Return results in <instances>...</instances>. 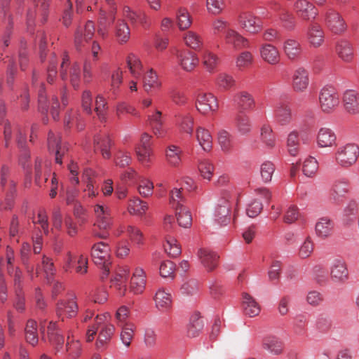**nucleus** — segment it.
Segmentation results:
<instances>
[{"label": "nucleus", "mask_w": 359, "mask_h": 359, "mask_svg": "<svg viewBox=\"0 0 359 359\" xmlns=\"http://www.w3.org/2000/svg\"><path fill=\"white\" fill-rule=\"evenodd\" d=\"M306 38L311 47L317 48L322 46L325 39L323 28L317 22L310 23L306 28Z\"/></svg>", "instance_id": "obj_13"}, {"label": "nucleus", "mask_w": 359, "mask_h": 359, "mask_svg": "<svg viewBox=\"0 0 359 359\" xmlns=\"http://www.w3.org/2000/svg\"><path fill=\"white\" fill-rule=\"evenodd\" d=\"M25 338L27 341L32 346L37 344L39 341V336L37 332V323L30 319L27 320L25 329Z\"/></svg>", "instance_id": "obj_47"}, {"label": "nucleus", "mask_w": 359, "mask_h": 359, "mask_svg": "<svg viewBox=\"0 0 359 359\" xmlns=\"http://www.w3.org/2000/svg\"><path fill=\"white\" fill-rule=\"evenodd\" d=\"M198 256L208 271H212L216 267L219 258L216 253L208 249H200L198 252Z\"/></svg>", "instance_id": "obj_35"}, {"label": "nucleus", "mask_w": 359, "mask_h": 359, "mask_svg": "<svg viewBox=\"0 0 359 359\" xmlns=\"http://www.w3.org/2000/svg\"><path fill=\"white\" fill-rule=\"evenodd\" d=\"M231 198V191L223 190L221 197L214 211V221L219 226H226L230 222V199Z\"/></svg>", "instance_id": "obj_5"}, {"label": "nucleus", "mask_w": 359, "mask_h": 359, "mask_svg": "<svg viewBox=\"0 0 359 359\" xmlns=\"http://www.w3.org/2000/svg\"><path fill=\"white\" fill-rule=\"evenodd\" d=\"M261 139L269 149H273L276 145V135L269 126L264 125L262 127Z\"/></svg>", "instance_id": "obj_58"}, {"label": "nucleus", "mask_w": 359, "mask_h": 359, "mask_svg": "<svg viewBox=\"0 0 359 359\" xmlns=\"http://www.w3.org/2000/svg\"><path fill=\"white\" fill-rule=\"evenodd\" d=\"M239 27L252 34H256L262 29V20L250 11L241 12L238 17Z\"/></svg>", "instance_id": "obj_10"}, {"label": "nucleus", "mask_w": 359, "mask_h": 359, "mask_svg": "<svg viewBox=\"0 0 359 359\" xmlns=\"http://www.w3.org/2000/svg\"><path fill=\"white\" fill-rule=\"evenodd\" d=\"M121 326L122 327L120 334L121 340L126 347H129L134 337L135 327L132 323L125 324Z\"/></svg>", "instance_id": "obj_63"}, {"label": "nucleus", "mask_w": 359, "mask_h": 359, "mask_svg": "<svg viewBox=\"0 0 359 359\" xmlns=\"http://www.w3.org/2000/svg\"><path fill=\"white\" fill-rule=\"evenodd\" d=\"M318 163L315 158L309 156L304 160L303 163L302 171L306 176H314L318 171Z\"/></svg>", "instance_id": "obj_64"}, {"label": "nucleus", "mask_w": 359, "mask_h": 359, "mask_svg": "<svg viewBox=\"0 0 359 359\" xmlns=\"http://www.w3.org/2000/svg\"><path fill=\"white\" fill-rule=\"evenodd\" d=\"M219 62L218 57L209 50H205L202 55V64L209 73H214Z\"/></svg>", "instance_id": "obj_49"}, {"label": "nucleus", "mask_w": 359, "mask_h": 359, "mask_svg": "<svg viewBox=\"0 0 359 359\" xmlns=\"http://www.w3.org/2000/svg\"><path fill=\"white\" fill-rule=\"evenodd\" d=\"M261 58L271 65H276L280 62V55L278 49L271 43H264L259 48Z\"/></svg>", "instance_id": "obj_25"}, {"label": "nucleus", "mask_w": 359, "mask_h": 359, "mask_svg": "<svg viewBox=\"0 0 359 359\" xmlns=\"http://www.w3.org/2000/svg\"><path fill=\"white\" fill-rule=\"evenodd\" d=\"M115 36L119 43H126L130 39V31L124 20H118L115 28Z\"/></svg>", "instance_id": "obj_48"}, {"label": "nucleus", "mask_w": 359, "mask_h": 359, "mask_svg": "<svg viewBox=\"0 0 359 359\" xmlns=\"http://www.w3.org/2000/svg\"><path fill=\"white\" fill-rule=\"evenodd\" d=\"M48 0H34V3L36 6V11L32 12L29 11L27 13V21L28 24L30 25L33 19L35 18L36 14H40L43 21H46V17L47 15V10L48 8Z\"/></svg>", "instance_id": "obj_50"}, {"label": "nucleus", "mask_w": 359, "mask_h": 359, "mask_svg": "<svg viewBox=\"0 0 359 359\" xmlns=\"http://www.w3.org/2000/svg\"><path fill=\"white\" fill-rule=\"evenodd\" d=\"M105 1L111 6V10L109 14L104 11L100 12L97 32L102 37L106 36L108 27L114 22L116 13L115 0H105Z\"/></svg>", "instance_id": "obj_17"}, {"label": "nucleus", "mask_w": 359, "mask_h": 359, "mask_svg": "<svg viewBox=\"0 0 359 359\" xmlns=\"http://www.w3.org/2000/svg\"><path fill=\"white\" fill-rule=\"evenodd\" d=\"M345 109L351 114L359 113V98L358 93L354 90H346L342 97Z\"/></svg>", "instance_id": "obj_28"}, {"label": "nucleus", "mask_w": 359, "mask_h": 359, "mask_svg": "<svg viewBox=\"0 0 359 359\" xmlns=\"http://www.w3.org/2000/svg\"><path fill=\"white\" fill-rule=\"evenodd\" d=\"M48 147L50 151L55 152V162L61 165L62 163V158L67 149L65 145L62 144L60 137L53 132H50L48 137Z\"/></svg>", "instance_id": "obj_24"}, {"label": "nucleus", "mask_w": 359, "mask_h": 359, "mask_svg": "<svg viewBox=\"0 0 359 359\" xmlns=\"http://www.w3.org/2000/svg\"><path fill=\"white\" fill-rule=\"evenodd\" d=\"M348 272L345 262L335 259L330 267V276L334 281H344L348 278Z\"/></svg>", "instance_id": "obj_32"}, {"label": "nucleus", "mask_w": 359, "mask_h": 359, "mask_svg": "<svg viewBox=\"0 0 359 359\" xmlns=\"http://www.w3.org/2000/svg\"><path fill=\"white\" fill-rule=\"evenodd\" d=\"M233 102L240 113L252 110L256 104L252 95L245 90L236 93L233 97Z\"/></svg>", "instance_id": "obj_19"}, {"label": "nucleus", "mask_w": 359, "mask_h": 359, "mask_svg": "<svg viewBox=\"0 0 359 359\" xmlns=\"http://www.w3.org/2000/svg\"><path fill=\"white\" fill-rule=\"evenodd\" d=\"M110 314L107 312L97 314L94 319V324L91 327V337L94 335L98 330H102L108 325H113L109 323Z\"/></svg>", "instance_id": "obj_54"}, {"label": "nucleus", "mask_w": 359, "mask_h": 359, "mask_svg": "<svg viewBox=\"0 0 359 359\" xmlns=\"http://www.w3.org/2000/svg\"><path fill=\"white\" fill-rule=\"evenodd\" d=\"M286 146L287 151L291 156H297L299 151L300 140L299 133L297 130H293L288 134Z\"/></svg>", "instance_id": "obj_44"}, {"label": "nucleus", "mask_w": 359, "mask_h": 359, "mask_svg": "<svg viewBox=\"0 0 359 359\" xmlns=\"http://www.w3.org/2000/svg\"><path fill=\"white\" fill-rule=\"evenodd\" d=\"M334 53L345 64L353 62L355 53L353 43L346 39H339L334 44Z\"/></svg>", "instance_id": "obj_11"}, {"label": "nucleus", "mask_w": 359, "mask_h": 359, "mask_svg": "<svg viewBox=\"0 0 359 359\" xmlns=\"http://www.w3.org/2000/svg\"><path fill=\"white\" fill-rule=\"evenodd\" d=\"M47 332L50 343H51L53 346H55L57 349H59V347H61L64 343V337L60 335L56 330L55 323H49Z\"/></svg>", "instance_id": "obj_53"}, {"label": "nucleus", "mask_w": 359, "mask_h": 359, "mask_svg": "<svg viewBox=\"0 0 359 359\" xmlns=\"http://www.w3.org/2000/svg\"><path fill=\"white\" fill-rule=\"evenodd\" d=\"M8 168L2 165L1 169V184L0 189L5 194L6 204L5 208H11L15 194V184L13 180L8 178Z\"/></svg>", "instance_id": "obj_12"}, {"label": "nucleus", "mask_w": 359, "mask_h": 359, "mask_svg": "<svg viewBox=\"0 0 359 359\" xmlns=\"http://www.w3.org/2000/svg\"><path fill=\"white\" fill-rule=\"evenodd\" d=\"M77 311V304L73 299L60 300L56 305L57 316L62 321L64 320V316L67 318H72L76 316Z\"/></svg>", "instance_id": "obj_26"}, {"label": "nucleus", "mask_w": 359, "mask_h": 359, "mask_svg": "<svg viewBox=\"0 0 359 359\" xmlns=\"http://www.w3.org/2000/svg\"><path fill=\"white\" fill-rule=\"evenodd\" d=\"M123 15L133 26L141 25L144 28H149L151 25L149 17L142 10L134 11L128 6H125Z\"/></svg>", "instance_id": "obj_15"}, {"label": "nucleus", "mask_w": 359, "mask_h": 359, "mask_svg": "<svg viewBox=\"0 0 359 359\" xmlns=\"http://www.w3.org/2000/svg\"><path fill=\"white\" fill-rule=\"evenodd\" d=\"M152 136L147 133L142 135L140 144L136 147L135 151L138 161L145 166L149 165L154 156L151 148Z\"/></svg>", "instance_id": "obj_9"}, {"label": "nucleus", "mask_w": 359, "mask_h": 359, "mask_svg": "<svg viewBox=\"0 0 359 359\" xmlns=\"http://www.w3.org/2000/svg\"><path fill=\"white\" fill-rule=\"evenodd\" d=\"M177 125L182 132L190 135H192L194 130V118L190 114H187L179 116Z\"/></svg>", "instance_id": "obj_60"}, {"label": "nucleus", "mask_w": 359, "mask_h": 359, "mask_svg": "<svg viewBox=\"0 0 359 359\" xmlns=\"http://www.w3.org/2000/svg\"><path fill=\"white\" fill-rule=\"evenodd\" d=\"M196 106L200 113L208 114L217 110L218 102L217 98L212 93H200L196 98Z\"/></svg>", "instance_id": "obj_14"}, {"label": "nucleus", "mask_w": 359, "mask_h": 359, "mask_svg": "<svg viewBox=\"0 0 359 359\" xmlns=\"http://www.w3.org/2000/svg\"><path fill=\"white\" fill-rule=\"evenodd\" d=\"M126 62L131 75L137 79L142 78L144 71L143 65L139 57L137 55L130 53L127 57Z\"/></svg>", "instance_id": "obj_39"}, {"label": "nucleus", "mask_w": 359, "mask_h": 359, "mask_svg": "<svg viewBox=\"0 0 359 359\" xmlns=\"http://www.w3.org/2000/svg\"><path fill=\"white\" fill-rule=\"evenodd\" d=\"M66 350L71 359L77 358L81 353V343L70 335L67 336Z\"/></svg>", "instance_id": "obj_55"}, {"label": "nucleus", "mask_w": 359, "mask_h": 359, "mask_svg": "<svg viewBox=\"0 0 359 359\" xmlns=\"http://www.w3.org/2000/svg\"><path fill=\"white\" fill-rule=\"evenodd\" d=\"M126 233L130 241L137 248H141L144 245V235L138 226L128 224L126 226Z\"/></svg>", "instance_id": "obj_37"}, {"label": "nucleus", "mask_w": 359, "mask_h": 359, "mask_svg": "<svg viewBox=\"0 0 359 359\" xmlns=\"http://www.w3.org/2000/svg\"><path fill=\"white\" fill-rule=\"evenodd\" d=\"M224 40L227 46L234 50H241L250 47L248 39L233 29H228L226 31Z\"/></svg>", "instance_id": "obj_20"}, {"label": "nucleus", "mask_w": 359, "mask_h": 359, "mask_svg": "<svg viewBox=\"0 0 359 359\" xmlns=\"http://www.w3.org/2000/svg\"><path fill=\"white\" fill-rule=\"evenodd\" d=\"M282 50L285 57L290 61L299 60L303 51L301 43L294 38L286 39L283 43Z\"/></svg>", "instance_id": "obj_21"}, {"label": "nucleus", "mask_w": 359, "mask_h": 359, "mask_svg": "<svg viewBox=\"0 0 359 359\" xmlns=\"http://www.w3.org/2000/svg\"><path fill=\"white\" fill-rule=\"evenodd\" d=\"M292 9L296 15L304 22L313 20L318 15L316 7L309 0H295Z\"/></svg>", "instance_id": "obj_8"}, {"label": "nucleus", "mask_w": 359, "mask_h": 359, "mask_svg": "<svg viewBox=\"0 0 359 359\" xmlns=\"http://www.w3.org/2000/svg\"><path fill=\"white\" fill-rule=\"evenodd\" d=\"M350 191L349 181L346 178L339 179L334 181L330 191V197L336 203L343 201L346 194Z\"/></svg>", "instance_id": "obj_23"}, {"label": "nucleus", "mask_w": 359, "mask_h": 359, "mask_svg": "<svg viewBox=\"0 0 359 359\" xmlns=\"http://www.w3.org/2000/svg\"><path fill=\"white\" fill-rule=\"evenodd\" d=\"M263 347L276 355L280 354L283 350L281 341L276 337L271 336L267 337L264 339Z\"/></svg>", "instance_id": "obj_57"}, {"label": "nucleus", "mask_w": 359, "mask_h": 359, "mask_svg": "<svg viewBox=\"0 0 359 359\" xmlns=\"http://www.w3.org/2000/svg\"><path fill=\"white\" fill-rule=\"evenodd\" d=\"M115 111L118 119L122 118L126 114H131L135 117L140 116V112L133 106L125 102H118L116 106Z\"/></svg>", "instance_id": "obj_52"}, {"label": "nucleus", "mask_w": 359, "mask_h": 359, "mask_svg": "<svg viewBox=\"0 0 359 359\" xmlns=\"http://www.w3.org/2000/svg\"><path fill=\"white\" fill-rule=\"evenodd\" d=\"M358 214V205L355 203L348 204L344 210L342 222L346 225H351L355 222Z\"/></svg>", "instance_id": "obj_61"}, {"label": "nucleus", "mask_w": 359, "mask_h": 359, "mask_svg": "<svg viewBox=\"0 0 359 359\" xmlns=\"http://www.w3.org/2000/svg\"><path fill=\"white\" fill-rule=\"evenodd\" d=\"M243 306L244 313L250 317L257 316L260 312V307L255 299L248 293L243 294Z\"/></svg>", "instance_id": "obj_40"}, {"label": "nucleus", "mask_w": 359, "mask_h": 359, "mask_svg": "<svg viewBox=\"0 0 359 359\" xmlns=\"http://www.w3.org/2000/svg\"><path fill=\"white\" fill-rule=\"evenodd\" d=\"M318 102L320 110L330 114L337 110L340 104L339 95L334 87L325 86L320 90Z\"/></svg>", "instance_id": "obj_4"}, {"label": "nucleus", "mask_w": 359, "mask_h": 359, "mask_svg": "<svg viewBox=\"0 0 359 359\" xmlns=\"http://www.w3.org/2000/svg\"><path fill=\"white\" fill-rule=\"evenodd\" d=\"M217 140L222 150L224 152H229L233 147L232 137L226 130H222L218 133Z\"/></svg>", "instance_id": "obj_59"}, {"label": "nucleus", "mask_w": 359, "mask_h": 359, "mask_svg": "<svg viewBox=\"0 0 359 359\" xmlns=\"http://www.w3.org/2000/svg\"><path fill=\"white\" fill-rule=\"evenodd\" d=\"M161 82L158 79V76L152 69L147 72L143 78V86L146 92L149 93L160 88Z\"/></svg>", "instance_id": "obj_41"}, {"label": "nucleus", "mask_w": 359, "mask_h": 359, "mask_svg": "<svg viewBox=\"0 0 359 359\" xmlns=\"http://www.w3.org/2000/svg\"><path fill=\"white\" fill-rule=\"evenodd\" d=\"M91 258L99 270V278L102 282L109 275V248L104 242L95 243L91 248Z\"/></svg>", "instance_id": "obj_1"}, {"label": "nucleus", "mask_w": 359, "mask_h": 359, "mask_svg": "<svg viewBox=\"0 0 359 359\" xmlns=\"http://www.w3.org/2000/svg\"><path fill=\"white\" fill-rule=\"evenodd\" d=\"M176 57L177 64L187 72L194 71L199 63L196 54L188 50L178 51Z\"/></svg>", "instance_id": "obj_18"}, {"label": "nucleus", "mask_w": 359, "mask_h": 359, "mask_svg": "<svg viewBox=\"0 0 359 359\" xmlns=\"http://www.w3.org/2000/svg\"><path fill=\"white\" fill-rule=\"evenodd\" d=\"M337 136L334 132L328 128H321L319 129L316 142L319 147H332L336 144Z\"/></svg>", "instance_id": "obj_27"}, {"label": "nucleus", "mask_w": 359, "mask_h": 359, "mask_svg": "<svg viewBox=\"0 0 359 359\" xmlns=\"http://www.w3.org/2000/svg\"><path fill=\"white\" fill-rule=\"evenodd\" d=\"M177 25L180 30L188 29L192 25V19L188 10L180 7L176 13Z\"/></svg>", "instance_id": "obj_43"}, {"label": "nucleus", "mask_w": 359, "mask_h": 359, "mask_svg": "<svg viewBox=\"0 0 359 359\" xmlns=\"http://www.w3.org/2000/svg\"><path fill=\"white\" fill-rule=\"evenodd\" d=\"M359 156V147L354 143L340 146L335 153V161L340 166L349 168L355 163Z\"/></svg>", "instance_id": "obj_6"}, {"label": "nucleus", "mask_w": 359, "mask_h": 359, "mask_svg": "<svg viewBox=\"0 0 359 359\" xmlns=\"http://www.w3.org/2000/svg\"><path fill=\"white\" fill-rule=\"evenodd\" d=\"M183 41L184 44L191 49L198 50L203 46V39L202 36L196 32L189 30L183 35Z\"/></svg>", "instance_id": "obj_34"}, {"label": "nucleus", "mask_w": 359, "mask_h": 359, "mask_svg": "<svg viewBox=\"0 0 359 359\" xmlns=\"http://www.w3.org/2000/svg\"><path fill=\"white\" fill-rule=\"evenodd\" d=\"M115 333L114 325H108L100 330H98V335L95 346L97 351H102L105 350L112 337Z\"/></svg>", "instance_id": "obj_29"}, {"label": "nucleus", "mask_w": 359, "mask_h": 359, "mask_svg": "<svg viewBox=\"0 0 359 359\" xmlns=\"http://www.w3.org/2000/svg\"><path fill=\"white\" fill-rule=\"evenodd\" d=\"M309 74L304 67L296 69L292 76V86L294 91L303 93L306 90L309 86Z\"/></svg>", "instance_id": "obj_22"}, {"label": "nucleus", "mask_w": 359, "mask_h": 359, "mask_svg": "<svg viewBox=\"0 0 359 359\" xmlns=\"http://www.w3.org/2000/svg\"><path fill=\"white\" fill-rule=\"evenodd\" d=\"M274 114L276 121L281 126L288 125L292 120V110L287 104H278Z\"/></svg>", "instance_id": "obj_36"}, {"label": "nucleus", "mask_w": 359, "mask_h": 359, "mask_svg": "<svg viewBox=\"0 0 359 359\" xmlns=\"http://www.w3.org/2000/svg\"><path fill=\"white\" fill-rule=\"evenodd\" d=\"M146 276L142 269H136L130 280V290L135 294H141L145 287Z\"/></svg>", "instance_id": "obj_33"}, {"label": "nucleus", "mask_w": 359, "mask_h": 359, "mask_svg": "<svg viewBox=\"0 0 359 359\" xmlns=\"http://www.w3.org/2000/svg\"><path fill=\"white\" fill-rule=\"evenodd\" d=\"M93 144L95 154H100L104 159L111 158V149L114 142L109 135L106 134L95 135Z\"/></svg>", "instance_id": "obj_16"}, {"label": "nucleus", "mask_w": 359, "mask_h": 359, "mask_svg": "<svg viewBox=\"0 0 359 359\" xmlns=\"http://www.w3.org/2000/svg\"><path fill=\"white\" fill-rule=\"evenodd\" d=\"M95 111L99 120L102 123H105L107 120L108 107L107 102L102 96H97L95 100Z\"/></svg>", "instance_id": "obj_56"}, {"label": "nucleus", "mask_w": 359, "mask_h": 359, "mask_svg": "<svg viewBox=\"0 0 359 359\" xmlns=\"http://www.w3.org/2000/svg\"><path fill=\"white\" fill-rule=\"evenodd\" d=\"M130 276V269L127 265L117 267L111 276L110 287L117 292L118 296L124 297L126 295L127 283Z\"/></svg>", "instance_id": "obj_7"}, {"label": "nucleus", "mask_w": 359, "mask_h": 359, "mask_svg": "<svg viewBox=\"0 0 359 359\" xmlns=\"http://www.w3.org/2000/svg\"><path fill=\"white\" fill-rule=\"evenodd\" d=\"M148 208L147 203L137 196L130 198L127 203V211L130 215L143 216Z\"/></svg>", "instance_id": "obj_31"}, {"label": "nucleus", "mask_w": 359, "mask_h": 359, "mask_svg": "<svg viewBox=\"0 0 359 359\" xmlns=\"http://www.w3.org/2000/svg\"><path fill=\"white\" fill-rule=\"evenodd\" d=\"M333 227V222L330 219L322 217L316 224V231L318 236L325 238L332 233Z\"/></svg>", "instance_id": "obj_46"}, {"label": "nucleus", "mask_w": 359, "mask_h": 359, "mask_svg": "<svg viewBox=\"0 0 359 359\" xmlns=\"http://www.w3.org/2000/svg\"><path fill=\"white\" fill-rule=\"evenodd\" d=\"M156 307L161 311H167L171 309L172 299L171 294L163 288H159L154 296Z\"/></svg>", "instance_id": "obj_30"}, {"label": "nucleus", "mask_w": 359, "mask_h": 359, "mask_svg": "<svg viewBox=\"0 0 359 359\" xmlns=\"http://www.w3.org/2000/svg\"><path fill=\"white\" fill-rule=\"evenodd\" d=\"M182 150L175 145H170L165 151V156L168 163L172 165L177 167L181 163Z\"/></svg>", "instance_id": "obj_51"}, {"label": "nucleus", "mask_w": 359, "mask_h": 359, "mask_svg": "<svg viewBox=\"0 0 359 359\" xmlns=\"http://www.w3.org/2000/svg\"><path fill=\"white\" fill-rule=\"evenodd\" d=\"M177 220L183 228H189L192 224V216L189 210L185 206H180L175 210Z\"/></svg>", "instance_id": "obj_45"}, {"label": "nucleus", "mask_w": 359, "mask_h": 359, "mask_svg": "<svg viewBox=\"0 0 359 359\" xmlns=\"http://www.w3.org/2000/svg\"><path fill=\"white\" fill-rule=\"evenodd\" d=\"M94 213L95 217L94 226L103 231L100 233L94 231L91 233V236L105 239L109 236V233L106 230L112 224L111 210L104 204H97L94 206Z\"/></svg>", "instance_id": "obj_3"}, {"label": "nucleus", "mask_w": 359, "mask_h": 359, "mask_svg": "<svg viewBox=\"0 0 359 359\" xmlns=\"http://www.w3.org/2000/svg\"><path fill=\"white\" fill-rule=\"evenodd\" d=\"M196 137L199 145L205 151H210L212 147V137L208 130L198 127L196 130Z\"/></svg>", "instance_id": "obj_38"}, {"label": "nucleus", "mask_w": 359, "mask_h": 359, "mask_svg": "<svg viewBox=\"0 0 359 359\" xmlns=\"http://www.w3.org/2000/svg\"><path fill=\"white\" fill-rule=\"evenodd\" d=\"M235 121L236 128L241 134H246L250 131L251 123L250 118L245 114H238L236 117Z\"/></svg>", "instance_id": "obj_62"}, {"label": "nucleus", "mask_w": 359, "mask_h": 359, "mask_svg": "<svg viewBox=\"0 0 359 359\" xmlns=\"http://www.w3.org/2000/svg\"><path fill=\"white\" fill-rule=\"evenodd\" d=\"M204 323L198 313L193 314L187 327V335L189 337H196L199 335L203 329Z\"/></svg>", "instance_id": "obj_42"}, {"label": "nucleus", "mask_w": 359, "mask_h": 359, "mask_svg": "<svg viewBox=\"0 0 359 359\" xmlns=\"http://www.w3.org/2000/svg\"><path fill=\"white\" fill-rule=\"evenodd\" d=\"M325 25L336 35H341L347 30V24L342 15L334 8L327 7L322 12Z\"/></svg>", "instance_id": "obj_2"}]
</instances>
